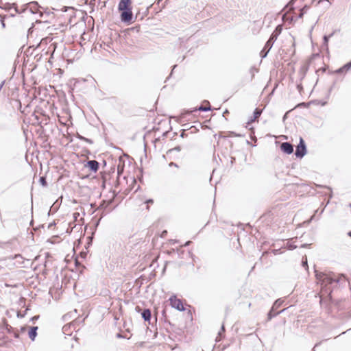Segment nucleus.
I'll use <instances>...</instances> for the list:
<instances>
[{
	"label": "nucleus",
	"mask_w": 351,
	"mask_h": 351,
	"mask_svg": "<svg viewBox=\"0 0 351 351\" xmlns=\"http://www.w3.org/2000/svg\"><path fill=\"white\" fill-rule=\"evenodd\" d=\"M224 331H225V328H224V326L223 324L222 326H221V331L219 332L218 335L221 336L222 332H223Z\"/></svg>",
	"instance_id": "nucleus-25"
},
{
	"label": "nucleus",
	"mask_w": 351,
	"mask_h": 351,
	"mask_svg": "<svg viewBox=\"0 0 351 351\" xmlns=\"http://www.w3.org/2000/svg\"><path fill=\"white\" fill-rule=\"evenodd\" d=\"M39 181H40V183L43 186H47V182H46V179L45 177L42 176L39 179Z\"/></svg>",
	"instance_id": "nucleus-20"
},
{
	"label": "nucleus",
	"mask_w": 351,
	"mask_h": 351,
	"mask_svg": "<svg viewBox=\"0 0 351 351\" xmlns=\"http://www.w3.org/2000/svg\"><path fill=\"white\" fill-rule=\"evenodd\" d=\"M315 276L317 280L321 284L322 289H324L326 293H330L331 289L329 287L332 283H339L342 278H345L343 275H341L338 278H335L330 274H326L324 272H318L315 271Z\"/></svg>",
	"instance_id": "nucleus-1"
},
{
	"label": "nucleus",
	"mask_w": 351,
	"mask_h": 351,
	"mask_svg": "<svg viewBox=\"0 0 351 351\" xmlns=\"http://www.w3.org/2000/svg\"><path fill=\"white\" fill-rule=\"evenodd\" d=\"M306 154V147L304 141L302 137L300 138L299 144L296 147L295 155L297 158H302Z\"/></svg>",
	"instance_id": "nucleus-3"
},
{
	"label": "nucleus",
	"mask_w": 351,
	"mask_h": 351,
	"mask_svg": "<svg viewBox=\"0 0 351 351\" xmlns=\"http://www.w3.org/2000/svg\"><path fill=\"white\" fill-rule=\"evenodd\" d=\"M142 317L145 321H149L151 319V311L148 308L144 309L141 313Z\"/></svg>",
	"instance_id": "nucleus-12"
},
{
	"label": "nucleus",
	"mask_w": 351,
	"mask_h": 351,
	"mask_svg": "<svg viewBox=\"0 0 351 351\" xmlns=\"http://www.w3.org/2000/svg\"><path fill=\"white\" fill-rule=\"evenodd\" d=\"M87 167L93 171L96 172L99 169V162L95 160H89Z\"/></svg>",
	"instance_id": "nucleus-9"
},
{
	"label": "nucleus",
	"mask_w": 351,
	"mask_h": 351,
	"mask_svg": "<svg viewBox=\"0 0 351 351\" xmlns=\"http://www.w3.org/2000/svg\"><path fill=\"white\" fill-rule=\"evenodd\" d=\"M306 9H307V6H304V7L301 10V11H303V12H304V11L305 10H306Z\"/></svg>",
	"instance_id": "nucleus-32"
},
{
	"label": "nucleus",
	"mask_w": 351,
	"mask_h": 351,
	"mask_svg": "<svg viewBox=\"0 0 351 351\" xmlns=\"http://www.w3.org/2000/svg\"><path fill=\"white\" fill-rule=\"evenodd\" d=\"M350 69H351V62L348 63V64H346V65H344L341 68L337 69L336 71V73H345L347 71H348Z\"/></svg>",
	"instance_id": "nucleus-13"
},
{
	"label": "nucleus",
	"mask_w": 351,
	"mask_h": 351,
	"mask_svg": "<svg viewBox=\"0 0 351 351\" xmlns=\"http://www.w3.org/2000/svg\"><path fill=\"white\" fill-rule=\"evenodd\" d=\"M287 247L290 250H293L297 247V245H295L293 243L288 242L287 243Z\"/></svg>",
	"instance_id": "nucleus-18"
},
{
	"label": "nucleus",
	"mask_w": 351,
	"mask_h": 351,
	"mask_svg": "<svg viewBox=\"0 0 351 351\" xmlns=\"http://www.w3.org/2000/svg\"><path fill=\"white\" fill-rule=\"evenodd\" d=\"M280 149L284 153H286L287 154H291L293 152V145L288 142L282 143L280 145Z\"/></svg>",
	"instance_id": "nucleus-7"
},
{
	"label": "nucleus",
	"mask_w": 351,
	"mask_h": 351,
	"mask_svg": "<svg viewBox=\"0 0 351 351\" xmlns=\"http://www.w3.org/2000/svg\"><path fill=\"white\" fill-rule=\"evenodd\" d=\"M133 18L132 8L121 10V20L125 23H130Z\"/></svg>",
	"instance_id": "nucleus-5"
},
{
	"label": "nucleus",
	"mask_w": 351,
	"mask_h": 351,
	"mask_svg": "<svg viewBox=\"0 0 351 351\" xmlns=\"http://www.w3.org/2000/svg\"><path fill=\"white\" fill-rule=\"evenodd\" d=\"M269 51V50H268V48H265V46L263 50L261 51L260 55L263 58H264L267 56Z\"/></svg>",
	"instance_id": "nucleus-17"
},
{
	"label": "nucleus",
	"mask_w": 351,
	"mask_h": 351,
	"mask_svg": "<svg viewBox=\"0 0 351 351\" xmlns=\"http://www.w3.org/2000/svg\"><path fill=\"white\" fill-rule=\"evenodd\" d=\"M139 308H139V306H136V310H138Z\"/></svg>",
	"instance_id": "nucleus-35"
},
{
	"label": "nucleus",
	"mask_w": 351,
	"mask_h": 351,
	"mask_svg": "<svg viewBox=\"0 0 351 351\" xmlns=\"http://www.w3.org/2000/svg\"><path fill=\"white\" fill-rule=\"evenodd\" d=\"M302 265L304 267H308V265H307V258H305L304 259V258L302 259Z\"/></svg>",
	"instance_id": "nucleus-23"
},
{
	"label": "nucleus",
	"mask_w": 351,
	"mask_h": 351,
	"mask_svg": "<svg viewBox=\"0 0 351 351\" xmlns=\"http://www.w3.org/2000/svg\"><path fill=\"white\" fill-rule=\"evenodd\" d=\"M205 102L208 104V106H200L198 108V110L204 111V112L210 110L211 108H210V106L209 104V102L208 101H205Z\"/></svg>",
	"instance_id": "nucleus-15"
},
{
	"label": "nucleus",
	"mask_w": 351,
	"mask_h": 351,
	"mask_svg": "<svg viewBox=\"0 0 351 351\" xmlns=\"http://www.w3.org/2000/svg\"><path fill=\"white\" fill-rule=\"evenodd\" d=\"M295 1V0H291L290 3H293V1Z\"/></svg>",
	"instance_id": "nucleus-36"
},
{
	"label": "nucleus",
	"mask_w": 351,
	"mask_h": 351,
	"mask_svg": "<svg viewBox=\"0 0 351 351\" xmlns=\"http://www.w3.org/2000/svg\"><path fill=\"white\" fill-rule=\"evenodd\" d=\"M70 326L65 325L63 326L62 330L64 333H66L68 331V329Z\"/></svg>",
	"instance_id": "nucleus-24"
},
{
	"label": "nucleus",
	"mask_w": 351,
	"mask_h": 351,
	"mask_svg": "<svg viewBox=\"0 0 351 351\" xmlns=\"http://www.w3.org/2000/svg\"><path fill=\"white\" fill-rule=\"evenodd\" d=\"M349 206L351 208V204H349Z\"/></svg>",
	"instance_id": "nucleus-37"
},
{
	"label": "nucleus",
	"mask_w": 351,
	"mask_h": 351,
	"mask_svg": "<svg viewBox=\"0 0 351 351\" xmlns=\"http://www.w3.org/2000/svg\"><path fill=\"white\" fill-rule=\"evenodd\" d=\"M1 24H2V26L4 27H5V23H4V22L3 21H1Z\"/></svg>",
	"instance_id": "nucleus-33"
},
{
	"label": "nucleus",
	"mask_w": 351,
	"mask_h": 351,
	"mask_svg": "<svg viewBox=\"0 0 351 351\" xmlns=\"http://www.w3.org/2000/svg\"><path fill=\"white\" fill-rule=\"evenodd\" d=\"M298 90L300 92V90L302 89V86L301 84H299L297 85Z\"/></svg>",
	"instance_id": "nucleus-27"
},
{
	"label": "nucleus",
	"mask_w": 351,
	"mask_h": 351,
	"mask_svg": "<svg viewBox=\"0 0 351 351\" xmlns=\"http://www.w3.org/2000/svg\"><path fill=\"white\" fill-rule=\"evenodd\" d=\"M181 150V147L180 146H176L173 149H171L168 151V152L171 153L173 151L180 152Z\"/></svg>",
	"instance_id": "nucleus-21"
},
{
	"label": "nucleus",
	"mask_w": 351,
	"mask_h": 351,
	"mask_svg": "<svg viewBox=\"0 0 351 351\" xmlns=\"http://www.w3.org/2000/svg\"><path fill=\"white\" fill-rule=\"evenodd\" d=\"M169 167H177V168L178 167V165L176 163L173 162H171L169 164Z\"/></svg>",
	"instance_id": "nucleus-26"
},
{
	"label": "nucleus",
	"mask_w": 351,
	"mask_h": 351,
	"mask_svg": "<svg viewBox=\"0 0 351 351\" xmlns=\"http://www.w3.org/2000/svg\"><path fill=\"white\" fill-rule=\"evenodd\" d=\"M282 27L280 25H278L274 32L271 34L269 39L265 43V48H268V50H270L276 40L278 36L281 33Z\"/></svg>",
	"instance_id": "nucleus-2"
},
{
	"label": "nucleus",
	"mask_w": 351,
	"mask_h": 351,
	"mask_svg": "<svg viewBox=\"0 0 351 351\" xmlns=\"http://www.w3.org/2000/svg\"><path fill=\"white\" fill-rule=\"evenodd\" d=\"M79 138L81 139V140H83V141H84L86 142H88L89 143H93V141L90 139H88V138H85V137L82 136H80Z\"/></svg>",
	"instance_id": "nucleus-22"
},
{
	"label": "nucleus",
	"mask_w": 351,
	"mask_h": 351,
	"mask_svg": "<svg viewBox=\"0 0 351 351\" xmlns=\"http://www.w3.org/2000/svg\"><path fill=\"white\" fill-rule=\"evenodd\" d=\"M169 301H170L171 306L173 308H176L177 310H178L180 311H184V307L182 304L181 300L177 298L175 295L171 296L169 298Z\"/></svg>",
	"instance_id": "nucleus-6"
},
{
	"label": "nucleus",
	"mask_w": 351,
	"mask_h": 351,
	"mask_svg": "<svg viewBox=\"0 0 351 351\" xmlns=\"http://www.w3.org/2000/svg\"><path fill=\"white\" fill-rule=\"evenodd\" d=\"M348 235H349L350 237H351V232H348Z\"/></svg>",
	"instance_id": "nucleus-34"
},
{
	"label": "nucleus",
	"mask_w": 351,
	"mask_h": 351,
	"mask_svg": "<svg viewBox=\"0 0 351 351\" xmlns=\"http://www.w3.org/2000/svg\"><path fill=\"white\" fill-rule=\"evenodd\" d=\"M147 203H148V204H149V203L152 204V203H153V200H152V199H148V200L147 201Z\"/></svg>",
	"instance_id": "nucleus-30"
},
{
	"label": "nucleus",
	"mask_w": 351,
	"mask_h": 351,
	"mask_svg": "<svg viewBox=\"0 0 351 351\" xmlns=\"http://www.w3.org/2000/svg\"><path fill=\"white\" fill-rule=\"evenodd\" d=\"M123 171V165L121 164V162L119 161V165H117V174L119 176Z\"/></svg>",
	"instance_id": "nucleus-16"
},
{
	"label": "nucleus",
	"mask_w": 351,
	"mask_h": 351,
	"mask_svg": "<svg viewBox=\"0 0 351 351\" xmlns=\"http://www.w3.org/2000/svg\"><path fill=\"white\" fill-rule=\"evenodd\" d=\"M304 15V12L303 11H301L300 12V14H299V18H302Z\"/></svg>",
	"instance_id": "nucleus-28"
},
{
	"label": "nucleus",
	"mask_w": 351,
	"mask_h": 351,
	"mask_svg": "<svg viewBox=\"0 0 351 351\" xmlns=\"http://www.w3.org/2000/svg\"><path fill=\"white\" fill-rule=\"evenodd\" d=\"M131 0H121L119 1L118 9L119 11L130 8Z\"/></svg>",
	"instance_id": "nucleus-8"
},
{
	"label": "nucleus",
	"mask_w": 351,
	"mask_h": 351,
	"mask_svg": "<svg viewBox=\"0 0 351 351\" xmlns=\"http://www.w3.org/2000/svg\"><path fill=\"white\" fill-rule=\"evenodd\" d=\"M262 113V110L256 108L254 111V115L252 117L249 121H247V124L250 125L251 123L254 122L256 119H258Z\"/></svg>",
	"instance_id": "nucleus-10"
},
{
	"label": "nucleus",
	"mask_w": 351,
	"mask_h": 351,
	"mask_svg": "<svg viewBox=\"0 0 351 351\" xmlns=\"http://www.w3.org/2000/svg\"><path fill=\"white\" fill-rule=\"evenodd\" d=\"M333 35V34H331L329 36H324L323 39H324V44L327 46L328 45V39L330 37H331Z\"/></svg>",
	"instance_id": "nucleus-19"
},
{
	"label": "nucleus",
	"mask_w": 351,
	"mask_h": 351,
	"mask_svg": "<svg viewBox=\"0 0 351 351\" xmlns=\"http://www.w3.org/2000/svg\"><path fill=\"white\" fill-rule=\"evenodd\" d=\"M29 7L32 13H36L38 12V5L36 1H33L29 3Z\"/></svg>",
	"instance_id": "nucleus-14"
},
{
	"label": "nucleus",
	"mask_w": 351,
	"mask_h": 351,
	"mask_svg": "<svg viewBox=\"0 0 351 351\" xmlns=\"http://www.w3.org/2000/svg\"><path fill=\"white\" fill-rule=\"evenodd\" d=\"M282 303H283V301L280 300V299L277 300L274 302V304L272 306L271 309L270 310V311L267 314V317H268V319L269 320L271 319L274 317H275L276 315L280 314V313H282V311H285V309H283L282 311H278L277 313H274V311L276 309H277L278 308H279L282 304Z\"/></svg>",
	"instance_id": "nucleus-4"
},
{
	"label": "nucleus",
	"mask_w": 351,
	"mask_h": 351,
	"mask_svg": "<svg viewBox=\"0 0 351 351\" xmlns=\"http://www.w3.org/2000/svg\"><path fill=\"white\" fill-rule=\"evenodd\" d=\"M308 245V244H303L301 245V247H306Z\"/></svg>",
	"instance_id": "nucleus-31"
},
{
	"label": "nucleus",
	"mask_w": 351,
	"mask_h": 351,
	"mask_svg": "<svg viewBox=\"0 0 351 351\" xmlns=\"http://www.w3.org/2000/svg\"><path fill=\"white\" fill-rule=\"evenodd\" d=\"M38 326H32L30 328L28 335L29 337L34 341L37 335Z\"/></svg>",
	"instance_id": "nucleus-11"
},
{
	"label": "nucleus",
	"mask_w": 351,
	"mask_h": 351,
	"mask_svg": "<svg viewBox=\"0 0 351 351\" xmlns=\"http://www.w3.org/2000/svg\"><path fill=\"white\" fill-rule=\"evenodd\" d=\"M191 243V241H187L185 243V244L184 245V246H188L189 244Z\"/></svg>",
	"instance_id": "nucleus-29"
}]
</instances>
